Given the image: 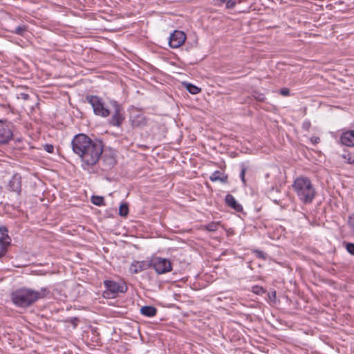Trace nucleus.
Instances as JSON below:
<instances>
[{"label":"nucleus","mask_w":354,"mask_h":354,"mask_svg":"<svg viewBox=\"0 0 354 354\" xmlns=\"http://www.w3.org/2000/svg\"><path fill=\"white\" fill-rule=\"evenodd\" d=\"M346 250L348 252H349L351 254L354 255V243H348L346 244Z\"/></svg>","instance_id":"nucleus-31"},{"label":"nucleus","mask_w":354,"mask_h":354,"mask_svg":"<svg viewBox=\"0 0 354 354\" xmlns=\"http://www.w3.org/2000/svg\"><path fill=\"white\" fill-rule=\"evenodd\" d=\"M209 180L212 182L220 181L222 183H227L228 180V176L227 174L217 170L212 174L209 176Z\"/></svg>","instance_id":"nucleus-16"},{"label":"nucleus","mask_w":354,"mask_h":354,"mask_svg":"<svg viewBox=\"0 0 354 354\" xmlns=\"http://www.w3.org/2000/svg\"><path fill=\"white\" fill-rule=\"evenodd\" d=\"M350 223H351V225L353 226V227L354 228V218L351 220Z\"/></svg>","instance_id":"nucleus-38"},{"label":"nucleus","mask_w":354,"mask_h":354,"mask_svg":"<svg viewBox=\"0 0 354 354\" xmlns=\"http://www.w3.org/2000/svg\"><path fill=\"white\" fill-rule=\"evenodd\" d=\"M279 93L283 96H288L290 95V90L287 88H283L280 90Z\"/></svg>","instance_id":"nucleus-33"},{"label":"nucleus","mask_w":354,"mask_h":354,"mask_svg":"<svg viewBox=\"0 0 354 354\" xmlns=\"http://www.w3.org/2000/svg\"><path fill=\"white\" fill-rule=\"evenodd\" d=\"M340 143L346 147L354 146V130L344 131L340 136Z\"/></svg>","instance_id":"nucleus-14"},{"label":"nucleus","mask_w":354,"mask_h":354,"mask_svg":"<svg viewBox=\"0 0 354 354\" xmlns=\"http://www.w3.org/2000/svg\"><path fill=\"white\" fill-rule=\"evenodd\" d=\"M304 129L308 131L310 127V122L309 121H304L302 124Z\"/></svg>","instance_id":"nucleus-36"},{"label":"nucleus","mask_w":354,"mask_h":354,"mask_svg":"<svg viewBox=\"0 0 354 354\" xmlns=\"http://www.w3.org/2000/svg\"><path fill=\"white\" fill-rule=\"evenodd\" d=\"M310 142L314 145H317L320 142V138L317 136H313L310 138Z\"/></svg>","instance_id":"nucleus-34"},{"label":"nucleus","mask_w":354,"mask_h":354,"mask_svg":"<svg viewBox=\"0 0 354 354\" xmlns=\"http://www.w3.org/2000/svg\"><path fill=\"white\" fill-rule=\"evenodd\" d=\"M341 157L346 160V162L350 165H354V156L351 153H344Z\"/></svg>","instance_id":"nucleus-25"},{"label":"nucleus","mask_w":354,"mask_h":354,"mask_svg":"<svg viewBox=\"0 0 354 354\" xmlns=\"http://www.w3.org/2000/svg\"><path fill=\"white\" fill-rule=\"evenodd\" d=\"M102 169L109 171L114 167L116 163L115 154L113 151H102Z\"/></svg>","instance_id":"nucleus-11"},{"label":"nucleus","mask_w":354,"mask_h":354,"mask_svg":"<svg viewBox=\"0 0 354 354\" xmlns=\"http://www.w3.org/2000/svg\"><path fill=\"white\" fill-rule=\"evenodd\" d=\"M186 88L187 90L192 94H198L201 92L200 88L190 83L186 84Z\"/></svg>","instance_id":"nucleus-22"},{"label":"nucleus","mask_w":354,"mask_h":354,"mask_svg":"<svg viewBox=\"0 0 354 354\" xmlns=\"http://www.w3.org/2000/svg\"><path fill=\"white\" fill-rule=\"evenodd\" d=\"M129 214V207L127 203H122L119 207V214L121 216H127Z\"/></svg>","instance_id":"nucleus-23"},{"label":"nucleus","mask_w":354,"mask_h":354,"mask_svg":"<svg viewBox=\"0 0 354 354\" xmlns=\"http://www.w3.org/2000/svg\"><path fill=\"white\" fill-rule=\"evenodd\" d=\"M91 202L93 204H94L97 206L105 205L104 199L102 196H93L91 197Z\"/></svg>","instance_id":"nucleus-21"},{"label":"nucleus","mask_w":354,"mask_h":354,"mask_svg":"<svg viewBox=\"0 0 354 354\" xmlns=\"http://www.w3.org/2000/svg\"><path fill=\"white\" fill-rule=\"evenodd\" d=\"M73 319H74V321H72V323H73L74 325H76V324L75 323V322H76V321H77V319H76V318H74Z\"/></svg>","instance_id":"nucleus-39"},{"label":"nucleus","mask_w":354,"mask_h":354,"mask_svg":"<svg viewBox=\"0 0 354 354\" xmlns=\"http://www.w3.org/2000/svg\"><path fill=\"white\" fill-rule=\"evenodd\" d=\"M85 100L91 105L95 115L102 118H107L110 115L111 111L105 105L104 100L99 96L88 95L85 97Z\"/></svg>","instance_id":"nucleus-4"},{"label":"nucleus","mask_w":354,"mask_h":354,"mask_svg":"<svg viewBox=\"0 0 354 354\" xmlns=\"http://www.w3.org/2000/svg\"><path fill=\"white\" fill-rule=\"evenodd\" d=\"M151 267V261H133L130 267L131 273L137 274L142 271L146 270Z\"/></svg>","instance_id":"nucleus-12"},{"label":"nucleus","mask_w":354,"mask_h":354,"mask_svg":"<svg viewBox=\"0 0 354 354\" xmlns=\"http://www.w3.org/2000/svg\"><path fill=\"white\" fill-rule=\"evenodd\" d=\"M110 104L113 109V113L109 120V123L111 126L120 127L124 120V112L122 106L115 100H111Z\"/></svg>","instance_id":"nucleus-6"},{"label":"nucleus","mask_w":354,"mask_h":354,"mask_svg":"<svg viewBox=\"0 0 354 354\" xmlns=\"http://www.w3.org/2000/svg\"><path fill=\"white\" fill-rule=\"evenodd\" d=\"M226 2V8L228 9H231L234 8L236 6V1L235 0H228Z\"/></svg>","instance_id":"nucleus-32"},{"label":"nucleus","mask_w":354,"mask_h":354,"mask_svg":"<svg viewBox=\"0 0 354 354\" xmlns=\"http://www.w3.org/2000/svg\"><path fill=\"white\" fill-rule=\"evenodd\" d=\"M27 30L26 26H17L15 30L13 31L14 33L19 35H23L24 32Z\"/></svg>","instance_id":"nucleus-26"},{"label":"nucleus","mask_w":354,"mask_h":354,"mask_svg":"<svg viewBox=\"0 0 354 354\" xmlns=\"http://www.w3.org/2000/svg\"><path fill=\"white\" fill-rule=\"evenodd\" d=\"M252 291L257 295H263L266 290L265 289L259 286H254L252 287Z\"/></svg>","instance_id":"nucleus-27"},{"label":"nucleus","mask_w":354,"mask_h":354,"mask_svg":"<svg viewBox=\"0 0 354 354\" xmlns=\"http://www.w3.org/2000/svg\"><path fill=\"white\" fill-rule=\"evenodd\" d=\"M19 98H21L24 100H28L30 98V95L28 93H21Z\"/></svg>","instance_id":"nucleus-37"},{"label":"nucleus","mask_w":354,"mask_h":354,"mask_svg":"<svg viewBox=\"0 0 354 354\" xmlns=\"http://www.w3.org/2000/svg\"><path fill=\"white\" fill-rule=\"evenodd\" d=\"M103 145L102 142L94 140L88 147L84 154L80 158L82 161V166L84 169H88L90 167L95 165L102 154Z\"/></svg>","instance_id":"nucleus-3"},{"label":"nucleus","mask_w":354,"mask_h":354,"mask_svg":"<svg viewBox=\"0 0 354 354\" xmlns=\"http://www.w3.org/2000/svg\"><path fill=\"white\" fill-rule=\"evenodd\" d=\"M225 201L227 205L237 212L243 211L242 205L239 203L232 194H227L225 197Z\"/></svg>","instance_id":"nucleus-15"},{"label":"nucleus","mask_w":354,"mask_h":354,"mask_svg":"<svg viewBox=\"0 0 354 354\" xmlns=\"http://www.w3.org/2000/svg\"><path fill=\"white\" fill-rule=\"evenodd\" d=\"M49 292L50 291L47 288H41L39 290L21 288L11 293V300L17 307L26 308L39 299L44 298Z\"/></svg>","instance_id":"nucleus-1"},{"label":"nucleus","mask_w":354,"mask_h":354,"mask_svg":"<svg viewBox=\"0 0 354 354\" xmlns=\"http://www.w3.org/2000/svg\"><path fill=\"white\" fill-rule=\"evenodd\" d=\"M186 39V35L180 30H174L169 38V45L172 48H177L182 46Z\"/></svg>","instance_id":"nucleus-10"},{"label":"nucleus","mask_w":354,"mask_h":354,"mask_svg":"<svg viewBox=\"0 0 354 354\" xmlns=\"http://www.w3.org/2000/svg\"><path fill=\"white\" fill-rule=\"evenodd\" d=\"M104 285L106 288L103 292L105 297L113 298L118 292L124 293L127 290V287L125 284H119L114 281L105 280Z\"/></svg>","instance_id":"nucleus-7"},{"label":"nucleus","mask_w":354,"mask_h":354,"mask_svg":"<svg viewBox=\"0 0 354 354\" xmlns=\"http://www.w3.org/2000/svg\"><path fill=\"white\" fill-rule=\"evenodd\" d=\"M10 241V237H6V239L0 238V259L6 255Z\"/></svg>","instance_id":"nucleus-17"},{"label":"nucleus","mask_w":354,"mask_h":354,"mask_svg":"<svg viewBox=\"0 0 354 354\" xmlns=\"http://www.w3.org/2000/svg\"><path fill=\"white\" fill-rule=\"evenodd\" d=\"M246 170H247V168L245 167H244L243 165H242L241 171L240 173V178L241 179V181L243 183V184L246 183L245 178Z\"/></svg>","instance_id":"nucleus-29"},{"label":"nucleus","mask_w":354,"mask_h":354,"mask_svg":"<svg viewBox=\"0 0 354 354\" xmlns=\"http://www.w3.org/2000/svg\"><path fill=\"white\" fill-rule=\"evenodd\" d=\"M94 140L84 133L75 136L71 140L73 151L79 157L84 154Z\"/></svg>","instance_id":"nucleus-5"},{"label":"nucleus","mask_w":354,"mask_h":354,"mask_svg":"<svg viewBox=\"0 0 354 354\" xmlns=\"http://www.w3.org/2000/svg\"><path fill=\"white\" fill-rule=\"evenodd\" d=\"M44 150L46 152L50 153H53V151H54V147L51 144H46V145H44Z\"/></svg>","instance_id":"nucleus-30"},{"label":"nucleus","mask_w":354,"mask_h":354,"mask_svg":"<svg viewBox=\"0 0 354 354\" xmlns=\"http://www.w3.org/2000/svg\"><path fill=\"white\" fill-rule=\"evenodd\" d=\"M140 313L144 316L152 317L156 315L157 309L151 306H145L140 308Z\"/></svg>","instance_id":"nucleus-18"},{"label":"nucleus","mask_w":354,"mask_h":354,"mask_svg":"<svg viewBox=\"0 0 354 354\" xmlns=\"http://www.w3.org/2000/svg\"><path fill=\"white\" fill-rule=\"evenodd\" d=\"M13 124L8 121L0 120V145L8 144L13 138Z\"/></svg>","instance_id":"nucleus-8"},{"label":"nucleus","mask_w":354,"mask_h":354,"mask_svg":"<svg viewBox=\"0 0 354 354\" xmlns=\"http://www.w3.org/2000/svg\"><path fill=\"white\" fill-rule=\"evenodd\" d=\"M292 186L302 203L310 204L313 202L316 196V190L309 178L298 177L294 180Z\"/></svg>","instance_id":"nucleus-2"},{"label":"nucleus","mask_w":354,"mask_h":354,"mask_svg":"<svg viewBox=\"0 0 354 354\" xmlns=\"http://www.w3.org/2000/svg\"><path fill=\"white\" fill-rule=\"evenodd\" d=\"M8 189L10 191L20 194L21 191V177L19 174H15L8 183Z\"/></svg>","instance_id":"nucleus-13"},{"label":"nucleus","mask_w":354,"mask_h":354,"mask_svg":"<svg viewBox=\"0 0 354 354\" xmlns=\"http://www.w3.org/2000/svg\"><path fill=\"white\" fill-rule=\"evenodd\" d=\"M254 252L256 253L257 257L263 259H266V254L263 251L256 250Z\"/></svg>","instance_id":"nucleus-35"},{"label":"nucleus","mask_w":354,"mask_h":354,"mask_svg":"<svg viewBox=\"0 0 354 354\" xmlns=\"http://www.w3.org/2000/svg\"><path fill=\"white\" fill-rule=\"evenodd\" d=\"M220 222H211L207 225H203V229L209 232H216L220 226Z\"/></svg>","instance_id":"nucleus-20"},{"label":"nucleus","mask_w":354,"mask_h":354,"mask_svg":"<svg viewBox=\"0 0 354 354\" xmlns=\"http://www.w3.org/2000/svg\"><path fill=\"white\" fill-rule=\"evenodd\" d=\"M272 294H273V297L275 298V297H276V292H273Z\"/></svg>","instance_id":"nucleus-40"},{"label":"nucleus","mask_w":354,"mask_h":354,"mask_svg":"<svg viewBox=\"0 0 354 354\" xmlns=\"http://www.w3.org/2000/svg\"><path fill=\"white\" fill-rule=\"evenodd\" d=\"M131 121L132 125L134 127H139L146 124V118L142 114L137 115L131 120Z\"/></svg>","instance_id":"nucleus-19"},{"label":"nucleus","mask_w":354,"mask_h":354,"mask_svg":"<svg viewBox=\"0 0 354 354\" xmlns=\"http://www.w3.org/2000/svg\"><path fill=\"white\" fill-rule=\"evenodd\" d=\"M8 229L5 226H1L0 227V234L1 236L0 238H2L3 239H6V237H10L8 234Z\"/></svg>","instance_id":"nucleus-28"},{"label":"nucleus","mask_w":354,"mask_h":354,"mask_svg":"<svg viewBox=\"0 0 354 354\" xmlns=\"http://www.w3.org/2000/svg\"><path fill=\"white\" fill-rule=\"evenodd\" d=\"M252 97L259 102H264L266 96L263 93H261L257 91H253Z\"/></svg>","instance_id":"nucleus-24"},{"label":"nucleus","mask_w":354,"mask_h":354,"mask_svg":"<svg viewBox=\"0 0 354 354\" xmlns=\"http://www.w3.org/2000/svg\"><path fill=\"white\" fill-rule=\"evenodd\" d=\"M151 266L158 274L169 272L172 270L171 263L167 259L155 257L151 261Z\"/></svg>","instance_id":"nucleus-9"}]
</instances>
